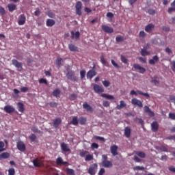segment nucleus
I'll use <instances>...</instances> for the list:
<instances>
[{
    "label": "nucleus",
    "instance_id": "obj_1",
    "mask_svg": "<svg viewBox=\"0 0 175 175\" xmlns=\"http://www.w3.org/2000/svg\"><path fill=\"white\" fill-rule=\"evenodd\" d=\"M12 65H14V66H16L17 68L18 72H23V63L19 62L16 59H13L12 60Z\"/></svg>",
    "mask_w": 175,
    "mask_h": 175
},
{
    "label": "nucleus",
    "instance_id": "obj_2",
    "mask_svg": "<svg viewBox=\"0 0 175 175\" xmlns=\"http://www.w3.org/2000/svg\"><path fill=\"white\" fill-rule=\"evenodd\" d=\"M96 169H98V164H92L88 169V173L90 175H95L96 173Z\"/></svg>",
    "mask_w": 175,
    "mask_h": 175
},
{
    "label": "nucleus",
    "instance_id": "obj_3",
    "mask_svg": "<svg viewBox=\"0 0 175 175\" xmlns=\"http://www.w3.org/2000/svg\"><path fill=\"white\" fill-rule=\"evenodd\" d=\"M66 77L68 79V80H72V81H77V77L75 76V71H68L66 74Z\"/></svg>",
    "mask_w": 175,
    "mask_h": 175
},
{
    "label": "nucleus",
    "instance_id": "obj_4",
    "mask_svg": "<svg viewBox=\"0 0 175 175\" xmlns=\"http://www.w3.org/2000/svg\"><path fill=\"white\" fill-rule=\"evenodd\" d=\"M16 147L19 151H21V152H24L25 150H27V146H25V144L22 141H19L16 143Z\"/></svg>",
    "mask_w": 175,
    "mask_h": 175
},
{
    "label": "nucleus",
    "instance_id": "obj_5",
    "mask_svg": "<svg viewBox=\"0 0 175 175\" xmlns=\"http://www.w3.org/2000/svg\"><path fill=\"white\" fill-rule=\"evenodd\" d=\"M81 8H83V3L81 1H77L75 5L76 14L81 16Z\"/></svg>",
    "mask_w": 175,
    "mask_h": 175
},
{
    "label": "nucleus",
    "instance_id": "obj_6",
    "mask_svg": "<svg viewBox=\"0 0 175 175\" xmlns=\"http://www.w3.org/2000/svg\"><path fill=\"white\" fill-rule=\"evenodd\" d=\"M3 110L4 111H5V113H8V114H12V113H14L16 109L12 105H5Z\"/></svg>",
    "mask_w": 175,
    "mask_h": 175
},
{
    "label": "nucleus",
    "instance_id": "obj_7",
    "mask_svg": "<svg viewBox=\"0 0 175 175\" xmlns=\"http://www.w3.org/2000/svg\"><path fill=\"white\" fill-rule=\"evenodd\" d=\"M101 165H102L103 167H106L107 169H109L110 167H113V163L108 160L102 161Z\"/></svg>",
    "mask_w": 175,
    "mask_h": 175
},
{
    "label": "nucleus",
    "instance_id": "obj_8",
    "mask_svg": "<svg viewBox=\"0 0 175 175\" xmlns=\"http://www.w3.org/2000/svg\"><path fill=\"white\" fill-rule=\"evenodd\" d=\"M131 103L134 106H138V107H143V103L140 100H138L137 98H133L131 100Z\"/></svg>",
    "mask_w": 175,
    "mask_h": 175
},
{
    "label": "nucleus",
    "instance_id": "obj_9",
    "mask_svg": "<svg viewBox=\"0 0 175 175\" xmlns=\"http://www.w3.org/2000/svg\"><path fill=\"white\" fill-rule=\"evenodd\" d=\"M94 90L96 94H100L102 92H105V90H103V88L100 86L98 84H94Z\"/></svg>",
    "mask_w": 175,
    "mask_h": 175
},
{
    "label": "nucleus",
    "instance_id": "obj_10",
    "mask_svg": "<svg viewBox=\"0 0 175 175\" xmlns=\"http://www.w3.org/2000/svg\"><path fill=\"white\" fill-rule=\"evenodd\" d=\"M87 79H92L93 77H94V76H96V70H95L94 69H92L90 70L87 74Z\"/></svg>",
    "mask_w": 175,
    "mask_h": 175
},
{
    "label": "nucleus",
    "instance_id": "obj_11",
    "mask_svg": "<svg viewBox=\"0 0 175 175\" xmlns=\"http://www.w3.org/2000/svg\"><path fill=\"white\" fill-rule=\"evenodd\" d=\"M102 29L103 31H104V32H106L107 33H113V32H114L113 28L105 25H102Z\"/></svg>",
    "mask_w": 175,
    "mask_h": 175
},
{
    "label": "nucleus",
    "instance_id": "obj_12",
    "mask_svg": "<svg viewBox=\"0 0 175 175\" xmlns=\"http://www.w3.org/2000/svg\"><path fill=\"white\" fill-rule=\"evenodd\" d=\"M144 110L145 113H147L150 117H154L155 116V113L152 111H151V109L147 105L144 107Z\"/></svg>",
    "mask_w": 175,
    "mask_h": 175
},
{
    "label": "nucleus",
    "instance_id": "obj_13",
    "mask_svg": "<svg viewBox=\"0 0 175 175\" xmlns=\"http://www.w3.org/2000/svg\"><path fill=\"white\" fill-rule=\"evenodd\" d=\"M158 129H159V124L158 122L154 121L151 124V130L152 132H158Z\"/></svg>",
    "mask_w": 175,
    "mask_h": 175
},
{
    "label": "nucleus",
    "instance_id": "obj_14",
    "mask_svg": "<svg viewBox=\"0 0 175 175\" xmlns=\"http://www.w3.org/2000/svg\"><path fill=\"white\" fill-rule=\"evenodd\" d=\"M27 21V18L24 15V14H21L19 16V20L18 21V25H24L25 24V21Z\"/></svg>",
    "mask_w": 175,
    "mask_h": 175
},
{
    "label": "nucleus",
    "instance_id": "obj_15",
    "mask_svg": "<svg viewBox=\"0 0 175 175\" xmlns=\"http://www.w3.org/2000/svg\"><path fill=\"white\" fill-rule=\"evenodd\" d=\"M134 69H136L137 70H139V73H142V75L146 73V68L140 66V65L137 64H135L133 65Z\"/></svg>",
    "mask_w": 175,
    "mask_h": 175
},
{
    "label": "nucleus",
    "instance_id": "obj_16",
    "mask_svg": "<svg viewBox=\"0 0 175 175\" xmlns=\"http://www.w3.org/2000/svg\"><path fill=\"white\" fill-rule=\"evenodd\" d=\"M154 28H155V25L152 23H150L145 27V31L146 32H148V33H150L151 31L154 30Z\"/></svg>",
    "mask_w": 175,
    "mask_h": 175
},
{
    "label": "nucleus",
    "instance_id": "obj_17",
    "mask_svg": "<svg viewBox=\"0 0 175 175\" xmlns=\"http://www.w3.org/2000/svg\"><path fill=\"white\" fill-rule=\"evenodd\" d=\"M131 132H132V130L131 129V127L126 126V127L124 128V136L127 139H129V137H131Z\"/></svg>",
    "mask_w": 175,
    "mask_h": 175
},
{
    "label": "nucleus",
    "instance_id": "obj_18",
    "mask_svg": "<svg viewBox=\"0 0 175 175\" xmlns=\"http://www.w3.org/2000/svg\"><path fill=\"white\" fill-rule=\"evenodd\" d=\"M158 61H159V57L157 55H154L152 57V59L149 60V64L150 65H155Z\"/></svg>",
    "mask_w": 175,
    "mask_h": 175
},
{
    "label": "nucleus",
    "instance_id": "obj_19",
    "mask_svg": "<svg viewBox=\"0 0 175 175\" xmlns=\"http://www.w3.org/2000/svg\"><path fill=\"white\" fill-rule=\"evenodd\" d=\"M83 107L85 109V110H87V111H90V113L94 111V108H92V107H91V105H88L87 103H83Z\"/></svg>",
    "mask_w": 175,
    "mask_h": 175
},
{
    "label": "nucleus",
    "instance_id": "obj_20",
    "mask_svg": "<svg viewBox=\"0 0 175 175\" xmlns=\"http://www.w3.org/2000/svg\"><path fill=\"white\" fill-rule=\"evenodd\" d=\"M117 150H118V146L113 145L111 146V152L112 155H113L114 157H116V155H118V153L117 152Z\"/></svg>",
    "mask_w": 175,
    "mask_h": 175
},
{
    "label": "nucleus",
    "instance_id": "obj_21",
    "mask_svg": "<svg viewBox=\"0 0 175 175\" xmlns=\"http://www.w3.org/2000/svg\"><path fill=\"white\" fill-rule=\"evenodd\" d=\"M61 148H62V151H64V152H70V149L68 146V144H66L65 143H62L61 144Z\"/></svg>",
    "mask_w": 175,
    "mask_h": 175
},
{
    "label": "nucleus",
    "instance_id": "obj_22",
    "mask_svg": "<svg viewBox=\"0 0 175 175\" xmlns=\"http://www.w3.org/2000/svg\"><path fill=\"white\" fill-rule=\"evenodd\" d=\"M120 105L116 106V110H121V109H124V107H126V103L124 100H120Z\"/></svg>",
    "mask_w": 175,
    "mask_h": 175
},
{
    "label": "nucleus",
    "instance_id": "obj_23",
    "mask_svg": "<svg viewBox=\"0 0 175 175\" xmlns=\"http://www.w3.org/2000/svg\"><path fill=\"white\" fill-rule=\"evenodd\" d=\"M33 164L35 166V167H40V166H42V163L40 162L38 158H35L33 160Z\"/></svg>",
    "mask_w": 175,
    "mask_h": 175
},
{
    "label": "nucleus",
    "instance_id": "obj_24",
    "mask_svg": "<svg viewBox=\"0 0 175 175\" xmlns=\"http://www.w3.org/2000/svg\"><path fill=\"white\" fill-rule=\"evenodd\" d=\"M68 49L70 51H73L74 53H76V51H79V48L73 44H69Z\"/></svg>",
    "mask_w": 175,
    "mask_h": 175
},
{
    "label": "nucleus",
    "instance_id": "obj_25",
    "mask_svg": "<svg viewBox=\"0 0 175 175\" xmlns=\"http://www.w3.org/2000/svg\"><path fill=\"white\" fill-rule=\"evenodd\" d=\"M61 122H62V120H61L60 118H56L55 120H54L53 121L54 128H58Z\"/></svg>",
    "mask_w": 175,
    "mask_h": 175
},
{
    "label": "nucleus",
    "instance_id": "obj_26",
    "mask_svg": "<svg viewBox=\"0 0 175 175\" xmlns=\"http://www.w3.org/2000/svg\"><path fill=\"white\" fill-rule=\"evenodd\" d=\"M62 57H58L55 60V65L57 68H61L62 66Z\"/></svg>",
    "mask_w": 175,
    "mask_h": 175
},
{
    "label": "nucleus",
    "instance_id": "obj_27",
    "mask_svg": "<svg viewBox=\"0 0 175 175\" xmlns=\"http://www.w3.org/2000/svg\"><path fill=\"white\" fill-rule=\"evenodd\" d=\"M70 124L75 126L79 125V119L77 118V116L72 117V120L70 122Z\"/></svg>",
    "mask_w": 175,
    "mask_h": 175
},
{
    "label": "nucleus",
    "instance_id": "obj_28",
    "mask_svg": "<svg viewBox=\"0 0 175 175\" xmlns=\"http://www.w3.org/2000/svg\"><path fill=\"white\" fill-rule=\"evenodd\" d=\"M56 163H57V165H68V162L64 161V160H62V157H58L56 159Z\"/></svg>",
    "mask_w": 175,
    "mask_h": 175
},
{
    "label": "nucleus",
    "instance_id": "obj_29",
    "mask_svg": "<svg viewBox=\"0 0 175 175\" xmlns=\"http://www.w3.org/2000/svg\"><path fill=\"white\" fill-rule=\"evenodd\" d=\"M101 96L102 98H105V99H107L108 100H113V99H114V96L110 94H102Z\"/></svg>",
    "mask_w": 175,
    "mask_h": 175
},
{
    "label": "nucleus",
    "instance_id": "obj_30",
    "mask_svg": "<svg viewBox=\"0 0 175 175\" xmlns=\"http://www.w3.org/2000/svg\"><path fill=\"white\" fill-rule=\"evenodd\" d=\"M171 6L172 7L168 8V13L170 14H172L173 12H175V0L171 3Z\"/></svg>",
    "mask_w": 175,
    "mask_h": 175
},
{
    "label": "nucleus",
    "instance_id": "obj_31",
    "mask_svg": "<svg viewBox=\"0 0 175 175\" xmlns=\"http://www.w3.org/2000/svg\"><path fill=\"white\" fill-rule=\"evenodd\" d=\"M46 24V27H53L55 25V21H54V19H47Z\"/></svg>",
    "mask_w": 175,
    "mask_h": 175
},
{
    "label": "nucleus",
    "instance_id": "obj_32",
    "mask_svg": "<svg viewBox=\"0 0 175 175\" xmlns=\"http://www.w3.org/2000/svg\"><path fill=\"white\" fill-rule=\"evenodd\" d=\"M71 38L72 39H79V38H80V32L79 31H76L75 33V31H71Z\"/></svg>",
    "mask_w": 175,
    "mask_h": 175
},
{
    "label": "nucleus",
    "instance_id": "obj_33",
    "mask_svg": "<svg viewBox=\"0 0 175 175\" xmlns=\"http://www.w3.org/2000/svg\"><path fill=\"white\" fill-rule=\"evenodd\" d=\"M17 107L18 111H20L21 113H24V104H23L22 103H18Z\"/></svg>",
    "mask_w": 175,
    "mask_h": 175
},
{
    "label": "nucleus",
    "instance_id": "obj_34",
    "mask_svg": "<svg viewBox=\"0 0 175 175\" xmlns=\"http://www.w3.org/2000/svg\"><path fill=\"white\" fill-rule=\"evenodd\" d=\"M8 8L9 12H14L17 8V5H16V4H8Z\"/></svg>",
    "mask_w": 175,
    "mask_h": 175
},
{
    "label": "nucleus",
    "instance_id": "obj_35",
    "mask_svg": "<svg viewBox=\"0 0 175 175\" xmlns=\"http://www.w3.org/2000/svg\"><path fill=\"white\" fill-rule=\"evenodd\" d=\"M60 94H61V90H59V89H55L52 92V94L55 96V98H58Z\"/></svg>",
    "mask_w": 175,
    "mask_h": 175
},
{
    "label": "nucleus",
    "instance_id": "obj_36",
    "mask_svg": "<svg viewBox=\"0 0 175 175\" xmlns=\"http://www.w3.org/2000/svg\"><path fill=\"white\" fill-rule=\"evenodd\" d=\"M10 157V154L8 152H3L0 154V159H8Z\"/></svg>",
    "mask_w": 175,
    "mask_h": 175
},
{
    "label": "nucleus",
    "instance_id": "obj_37",
    "mask_svg": "<svg viewBox=\"0 0 175 175\" xmlns=\"http://www.w3.org/2000/svg\"><path fill=\"white\" fill-rule=\"evenodd\" d=\"M100 62L104 65V66H109V62L105 59V57L103 55L100 57Z\"/></svg>",
    "mask_w": 175,
    "mask_h": 175
},
{
    "label": "nucleus",
    "instance_id": "obj_38",
    "mask_svg": "<svg viewBox=\"0 0 175 175\" xmlns=\"http://www.w3.org/2000/svg\"><path fill=\"white\" fill-rule=\"evenodd\" d=\"M85 161L86 162H90V161H94V155H92V154H87L85 156Z\"/></svg>",
    "mask_w": 175,
    "mask_h": 175
},
{
    "label": "nucleus",
    "instance_id": "obj_39",
    "mask_svg": "<svg viewBox=\"0 0 175 175\" xmlns=\"http://www.w3.org/2000/svg\"><path fill=\"white\" fill-rule=\"evenodd\" d=\"M66 174L69 175H76L75 170L72 168H67L66 170Z\"/></svg>",
    "mask_w": 175,
    "mask_h": 175
},
{
    "label": "nucleus",
    "instance_id": "obj_40",
    "mask_svg": "<svg viewBox=\"0 0 175 175\" xmlns=\"http://www.w3.org/2000/svg\"><path fill=\"white\" fill-rule=\"evenodd\" d=\"M137 92L139 95H142L143 96H145V98H146L147 99H148V98H150V94H148V93H144L143 92H142L140 90H137Z\"/></svg>",
    "mask_w": 175,
    "mask_h": 175
},
{
    "label": "nucleus",
    "instance_id": "obj_41",
    "mask_svg": "<svg viewBox=\"0 0 175 175\" xmlns=\"http://www.w3.org/2000/svg\"><path fill=\"white\" fill-rule=\"evenodd\" d=\"M136 154L139 158H146V153H144V152L138 151V152H136Z\"/></svg>",
    "mask_w": 175,
    "mask_h": 175
},
{
    "label": "nucleus",
    "instance_id": "obj_42",
    "mask_svg": "<svg viewBox=\"0 0 175 175\" xmlns=\"http://www.w3.org/2000/svg\"><path fill=\"white\" fill-rule=\"evenodd\" d=\"M140 53L141 55L143 57H146V55H150V52L147 51L146 49H142Z\"/></svg>",
    "mask_w": 175,
    "mask_h": 175
},
{
    "label": "nucleus",
    "instance_id": "obj_43",
    "mask_svg": "<svg viewBox=\"0 0 175 175\" xmlns=\"http://www.w3.org/2000/svg\"><path fill=\"white\" fill-rule=\"evenodd\" d=\"M79 122L81 125H84V124L87 122V119L85 118L81 117L79 120Z\"/></svg>",
    "mask_w": 175,
    "mask_h": 175
},
{
    "label": "nucleus",
    "instance_id": "obj_44",
    "mask_svg": "<svg viewBox=\"0 0 175 175\" xmlns=\"http://www.w3.org/2000/svg\"><path fill=\"white\" fill-rule=\"evenodd\" d=\"M39 83L40 84H46V85H47V84H49V82H47V80L44 79V78H41L40 79H39Z\"/></svg>",
    "mask_w": 175,
    "mask_h": 175
},
{
    "label": "nucleus",
    "instance_id": "obj_45",
    "mask_svg": "<svg viewBox=\"0 0 175 175\" xmlns=\"http://www.w3.org/2000/svg\"><path fill=\"white\" fill-rule=\"evenodd\" d=\"M120 59L123 64H128V59L125 56L122 55L120 56Z\"/></svg>",
    "mask_w": 175,
    "mask_h": 175
},
{
    "label": "nucleus",
    "instance_id": "obj_46",
    "mask_svg": "<svg viewBox=\"0 0 175 175\" xmlns=\"http://www.w3.org/2000/svg\"><path fill=\"white\" fill-rule=\"evenodd\" d=\"M87 154H88V151L87 150H82L80 152L79 155L80 157H81V158L85 157V155H87Z\"/></svg>",
    "mask_w": 175,
    "mask_h": 175
},
{
    "label": "nucleus",
    "instance_id": "obj_47",
    "mask_svg": "<svg viewBox=\"0 0 175 175\" xmlns=\"http://www.w3.org/2000/svg\"><path fill=\"white\" fill-rule=\"evenodd\" d=\"M16 174V171L14 170V168H10L8 170V175H14Z\"/></svg>",
    "mask_w": 175,
    "mask_h": 175
},
{
    "label": "nucleus",
    "instance_id": "obj_48",
    "mask_svg": "<svg viewBox=\"0 0 175 175\" xmlns=\"http://www.w3.org/2000/svg\"><path fill=\"white\" fill-rule=\"evenodd\" d=\"M116 42H124V37L121 36H118L116 38Z\"/></svg>",
    "mask_w": 175,
    "mask_h": 175
},
{
    "label": "nucleus",
    "instance_id": "obj_49",
    "mask_svg": "<svg viewBox=\"0 0 175 175\" xmlns=\"http://www.w3.org/2000/svg\"><path fill=\"white\" fill-rule=\"evenodd\" d=\"M0 14L1 16H4V14H6V10H5V8L3 7L0 5Z\"/></svg>",
    "mask_w": 175,
    "mask_h": 175
},
{
    "label": "nucleus",
    "instance_id": "obj_50",
    "mask_svg": "<svg viewBox=\"0 0 175 175\" xmlns=\"http://www.w3.org/2000/svg\"><path fill=\"white\" fill-rule=\"evenodd\" d=\"M102 83H103L104 87L107 88V87L110 86V81H106V80L103 81Z\"/></svg>",
    "mask_w": 175,
    "mask_h": 175
},
{
    "label": "nucleus",
    "instance_id": "obj_51",
    "mask_svg": "<svg viewBox=\"0 0 175 175\" xmlns=\"http://www.w3.org/2000/svg\"><path fill=\"white\" fill-rule=\"evenodd\" d=\"M159 150H160V151H163V152H167V148H166L165 146H161Z\"/></svg>",
    "mask_w": 175,
    "mask_h": 175
},
{
    "label": "nucleus",
    "instance_id": "obj_52",
    "mask_svg": "<svg viewBox=\"0 0 175 175\" xmlns=\"http://www.w3.org/2000/svg\"><path fill=\"white\" fill-rule=\"evenodd\" d=\"M133 169L135 172V170H144V167H143V166H135Z\"/></svg>",
    "mask_w": 175,
    "mask_h": 175
},
{
    "label": "nucleus",
    "instance_id": "obj_53",
    "mask_svg": "<svg viewBox=\"0 0 175 175\" xmlns=\"http://www.w3.org/2000/svg\"><path fill=\"white\" fill-rule=\"evenodd\" d=\"M29 139H30L31 142H35V140H36V135L35 134H31Z\"/></svg>",
    "mask_w": 175,
    "mask_h": 175
},
{
    "label": "nucleus",
    "instance_id": "obj_54",
    "mask_svg": "<svg viewBox=\"0 0 175 175\" xmlns=\"http://www.w3.org/2000/svg\"><path fill=\"white\" fill-rule=\"evenodd\" d=\"M111 62L112 64V65L116 68V69H120V66H118V64L117 63H116V62L113 59L111 60Z\"/></svg>",
    "mask_w": 175,
    "mask_h": 175
},
{
    "label": "nucleus",
    "instance_id": "obj_55",
    "mask_svg": "<svg viewBox=\"0 0 175 175\" xmlns=\"http://www.w3.org/2000/svg\"><path fill=\"white\" fill-rule=\"evenodd\" d=\"M80 76H81V80H83V79H84V77H85V70L80 71Z\"/></svg>",
    "mask_w": 175,
    "mask_h": 175
},
{
    "label": "nucleus",
    "instance_id": "obj_56",
    "mask_svg": "<svg viewBox=\"0 0 175 175\" xmlns=\"http://www.w3.org/2000/svg\"><path fill=\"white\" fill-rule=\"evenodd\" d=\"M103 105L105 107H110V103L109 101H103Z\"/></svg>",
    "mask_w": 175,
    "mask_h": 175
},
{
    "label": "nucleus",
    "instance_id": "obj_57",
    "mask_svg": "<svg viewBox=\"0 0 175 175\" xmlns=\"http://www.w3.org/2000/svg\"><path fill=\"white\" fill-rule=\"evenodd\" d=\"M105 172L106 171L105 170V168H100L98 173V175H103V174H105Z\"/></svg>",
    "mask_w": 175,
    "mask_h": 175
},
{
    "label": "nucleus",
    "instance_id": "obj_58",
    "mask_svg": "<svg viewBox=\"0 0 175 175\" xmlns=\"http://www.w3.org/2000/svg\"><path fill=\"white\" fill-rule=\"evenodd\" d=\"M51 18H54L55 17V14H53V12H49L47 14Z\"/></svg>",
    "mask_w": 175,
    "mask_h": 175
},
{
    "label": "nucleus",
    "instance_id": "obj_59",
    "mask_svg": "<svg viewBox=\"0 0 175 175\" xmlns=\"http://www.w3.org/2000/svg\"><path fill=\"white\" fill-rule=\"evenodd\" d=\"M49 105L51 107H57V106H58V104L55 102H51Z\"/></svg>",
    "mask_w": 175,
    "mask_h": 175
},
{
    "label": "nucleus",
    "instance_id": "obj_60",
    "mask_svg": "<svg viewBox=\"0 0 175 175\" xmlns=\"http://www.w3.org/2000/svg\"><path fill=\"white\" fill-rule=\"evenodd\" d=\"M169 118H170V120H175V113H170Z\"/></svg>",
    "mask_w": 175,
    "mask_h": 175
},
{
    "label": "nucleus",
    "instance_id": "obj_61",
    "mask_svg": "<svg viewBox=\"0 0 175 175\" xmlns=\"http://www.w3.org/2000/svg\"><path fill=\"white\" fill-rule=\"evenodd\" d=\"M139 60L140 61V62H142V64H146L147 62V60L146 59V58L144 57H139Z\"/></svg>",
    "mask_w": 175,
    "mask_h": 175
},
{
    "label": "nucleus",
    "instance_id": "obj_62",
    "mask_svg": "<svg viewBox=\"0 0 175 175\" xmlns=\"http://www.w3.org/2000/svg\"><path fill=\"white\" fill-rule=\"evenodd\" d=\"M146 36V32L144 31H141L139 32V38H144Z\"/></svg>",
    "mask_w": 175,
    "mask_h": 175
},
{
    "label": "nucleus",
    "instance_id": "obj_63",
    "mask_svg": "<svg viewBox=\"0 0 175 175\" xmlns=\"http://www.w3.org/2000/svg\"><path fill=\"white\" fill-rule=\"evenodd\" d=\"M27 91H28V88H27V87H23L21 88V92H27Z\"/></svg>",
    "mask_w": 175,
    "mask_h": 175
},
{
    "label": "nucleus",
    "instance_id": "obj_64",
    "mask_svg": "<svg viewBox=\"0 0 175 175\" xmlns=\"http://www.w3.org/2000/svg\"><path fill=\"white\" fill-rule=\"evenodd\" d=\"M99 148V145H98V144L96 143L92 144V148Z\"/></svg>",
    "mask_w": 175,
    "mask_h": 175
}]
</instances>
